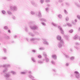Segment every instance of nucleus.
Here are the masks:
<instances>
[{
  "instance_id": "nucleus-1",
  "label": "nucleus",
  "mask_w": 80,
  "mask_h": 80,
  "mask_svg": "<svg viewBox=\"0 0 80 80\" xmlns=\"http://www.w3.org/2000/svg\"><path fill=\"white\" fill-rule=\"evenodd\" d=\"M10 72H8L4 74V77L7 80H12V79L10 78Z\"/></svg>"
},
{
  "instance_id": "nucleus-2",
  "label": "nucleus",
  "mask_w": 80,
  "mask_h": 80,
  "mask_svg": "<svg viewBox=\"0 0 80 80\" xmlns=\"http://www.w3.org/2000/svg\"><path fill=\"white\" fill-rule=\"evenodd\" d=\"M10 10L13 12H16L18 10V7L17 6L11 5L10 6Z\"/></svg>"
},
{
  "instance_id": "nucleus-3",
  "label": "nucleus",
  "mask_w": 80,
  "mask_h": 80,
  "mask_svg": "<svg viewBox=\"0 0 80 80\" xmlns=\"http://www.w3.org/2000/svg\"><path fill=\"white\" fill-rule=\"evenodd\" d=\"M64 45V42L63 40H61L60 42H59L57 44V47L59 48H62L63 46Z\"/></svg>"
},
{
  "instance_id": "nucleus-4",
  "label": "nucleus",
  "mask_w": 80,
  "mask_h": 80,
  "mask_svg": "<svg viewBox=\"0 0 80 80\" xmlns=\"http://www.w3.org/2000/svg\"><path fill=\"white\" fill-rule=\"evenodd\" d=\"M30 28L31 30H37L38 28V26H37V25H34L33 26L32 25L30 26Z\"/></svg>"
},
{
  "instance_id": "nucleus-5",
  "label": "nucleus",
  "mask_w": 80,
  "mask_h": 80,
  "mask_svg": "<svg viewBox=\"0 0 80 80\" xmlns=\"http://www.w3.org/2000/svg\"><path fill=\"white\" fill-rule=\"evenodd\" d=\"M40 39L39 38H32L30 39V41L31 42H32L33 43H36V42H35V41H37V40H40Z\"/></svg>"
},
{
  "instance_id": "nucleus-6",
  "label": "nucleus",
  "mask_w": 80,
  "mask_h": 80,
  "mask_svg": "<svg viewBox=\"0 0 80 80\" xmlns=\"http://www.w3.org/2000/svg\"><path fill=\"white\" fill-rule=\"evenodd\" d=\"M74 73L75 74V75H76V77L77 78H80V74L78 72L75 71L74 72Z\"/></svg>"
},
{
  "instance_id": "nucleus-7",
  "label": "nucleus",
  "mask_w": 80,
  "mask_h": 80,
  "mask_svg": "<svg viewBox=\"0 0 80 80\" xmlns=\"http://www.w3.org/2000/svg\"><path fill=\"white\" fill-rule=\"evenodd\" d=\"M43 43H44V44H45L46 45H49V43L48 42L47 40H46V39H43Z\"/></svg>"
},
{
  "instance_id": "nucleus-8",
  "label": "nucleus",
  "mask_w": 80,
  "mask_h": 80,
  "mask_svg": "<svg viewBox=\"0 0 80 80\" xmlns=\"http://www.w3.org/2000/svg\"><path fill=\"white\" fill-rule=\"evenodd\" d=\"M31 3L32 5H33L34 7H37L38 6V4L34 2L33 1H31Z\"/></svg>"
},
{
  "instance_id": "nucleus-9",
  "label": "nucleus",
  "mask_w": 80,
  "mask_h": 80,
  "mask_svg": "<svg viewBox=\"0 0 80 80\" xmlns=\"http://www.w3.org/2000/svg\"><path fill=\"white\" fill-rule=\"evenodd\" d=\"M58 28H59V29L61 32V33H62V34H63V33H64V31H63V30L62 29V27H61V26H58Z\"/></svg>"
},
{
  "instance_id": "nucleus-10",
  "label": "nucleus",
  "mask_w": 80,
  "mask_h": 80,
  "mask_svg": "<svg viewBox=\"0 0 80 80\" xmlns=\"http://www.w3.org/2000/svg\"><path fill=\"white\" fill-rule=\"evenodd\" d=\"M37 16L38 17H42V13H41V11H38L37 14Z\"/></svg>"
},
{
  "instance_id": "nucleus-11",
  "label": "nucleus",
  "mask_w": 80,
  "mask_h": 80,
  "mask_svg": "<svg viewBox=\"0 0 80 80\" xmlns=\"http://www.w3.org/2000/svg\"><path fill=\"white\" fill-rule=\"evenodd\" d=\"M8 68H5L3 71V72L4 73H6V72H7L8 71Z\"/></svg>"
},
{
  "instance_id": "nucleus-12",
  "label": "nucleus",
  "mask_w": 80,
  "mask_h": 80,
  "mask_svg": "<svg viewBox=\"0 0 80 80\" xmlns=\"http://www.w3.org/2000/svg\"><path fill=\"white\" fill-rule=\"evenodd\" d=\"M75 5L79 8H80V2L75 3Z\"/></svg>"
},
{
  "instance_id": "nucleus-13",
  "label": "nucleus",
  "mask_w": 80,
  "mask_h": 80,
  "mask_svg": "<svg viewBox=\"0 0 80 80\" xmlns=\"http://www.w3.org/2000/svg\"><path fill=\"white\" fill-rule=\"evenodd\" d=\"M52 57L53 59L54 60H57V55L55 54H53L52 56Z\"/></svg>"
},
{
  "instance_id": "nucleus-14",
  "label": "nucleus",
  "mask_w": 80,
  "mask_h": 80,
  "mask_svg": "<svg viewBox=\"0 0 80 80\" xmlns=\"http://www.w3.org/2000/svg\"><path fill=\"white\" fill-rule=\"evenodd\" d=\"M57 38L58 40H59L60 42L61 40H63L62 39V38H61V36H58Z\"/></svg>"
},
{
  "instance_id": "nucleus-15",
  "label": "nucleus",
  "mask_w": 80,
  "mask_h": 80,
  "mask_svg": "<svg viewBox=\"0 0 80 80\" xmlns=\"http://www.w3.org/2000/svg\"><path fill=\"white\" fill-rule=\"evenodd\" d=\"M65 37L66 38V40L67 41H69L70 39H69V37L67 35L65 36Z\"/></svg>"
},
{
  "instance_id": "nucleus-16",
  "label": "nucleus",
  "mask_w": 80,
  "mask_h": 80,
  "mask_svg": "<svg viewBox=\"0 0 80 80\" xmlns=\"http://www.w3.org/2000/svg\"><path fill=\"white\" fill-rule=\"evenodd\" d=\"M45 59L46 60V62L47 63H48L49 62H50V59L47 57H45Z\"/></svg>"
},
{
  "instance_id": "nucleus-17",
  "label": "nucleus",
  "mask_w": 80,
  "mask_h": 80,
  "mask_svg": "<svg viewBox=\"0 0 80 80\" xmlns=\"http://www.w3.org/2000/svg\"><path fill=\"white\" fill-rule=\"evenodd\" d=\"M78 38V36L77 35H75L73 37V39L74 40H77Z\"/></svg>"
},
{
  "instance_id": "nucleus-18",
  "label": "nucleus",
  "mask_w": 80,
  "mask_h": 80,
  "mask_svg": "<svg viewBox=\"0 0 80 80\" xmlns=\"http://www.w3.org/2000/svg\"><path fill=\"white\" fill-rule=\"evenodd\" d=\"M10 73L12 74V75H16V74H17L16 72L14 71H10Z\"/></svg>"
},
{
  "instance_id": "nucleus-19",
  "label": "nucleus",
  "mask_w": 80,
  "mask_h": 80,
  "mask_svg": "<svg viewBox=\"0 0 80 80\" xmlns=\"http://www.w3.org/2000/svg\"><path fill=\"white\" fill-rule=\"evenodd\" d=\"M39 20L40 21H41L42 22L43 21L44 22H47V20L43 18H41L39 19Z\"/></svg>"
},
{
  "instance_id": "nucleus-20",
  "label": "nucleus",
  "mask_w": 80,
  "mask_h": 80,
  "mask_svg": "<svg viewBox=\"0 0 80 80\" xmlns=\"http://www.w3.org/2000/svg\"><path fill=\"white\" fill-rule=\"evenodd\" d=\"M31 60L33 62H34V63H36V60H35L34 58L32 57Z\"/></svg>"
},
{
  "instance_id": "nucleus-21",
  "label": "nucleus",
  "mask_w": 80,
  "mask_h": 80,
  "mask_svg": "<svg viewBox=\"0 0 80 80\" xmlns=\"http://www.w3.org/2000/svg\"><path fill=\"white\" fill-rule=\"evenodd\" d=\"M38 62L40 64H43V61L40 60H39L38 61Z\"/></svg>"
},
{
  "instance_id": "nucleus-22",
  "label": "nucleus",
  "mask_w": 80,
  "mask_h": 80,
  "mask_svg": "<svg viewBox=\"0 0 80 80\" xmlns=\"http://www.w3.org/2000/svg\"><path fill=\"white\" fill-rule=\"evenodd\" d=\"M28 34L29 35L32 36V37H34L35 36V34L30 32H29Z\"/></svg>"
},
{
  "instance_id": "nucleus-23",
  "label": "nucleus",
  "mask_w": 80,
  "mask_h": 80,
  "mask_svg": "<svg viewBox=\"0 0 80 80\" xmlns=\"http://www.w3.org/2000/svg\"><path fill=\"white\" fill-rule=\"evenodd\" d=\"M64 55L65 56V57L66 58H69V56L67 55L66 53H64Z\"/></svg>"
},
{
  "instance_id": "nucleus-24",
  "label": "nucleus",
  "mask_w": 80,
  "mask_h": 80,
  "mask_svg": "<svg viewBox=\"0 0 80 80\" xmlns=\"http://www.w3.org/2000/svg\"><path fill=\"white\" fill-rule=\"evenodd\" d=\"M7 12L8 15H12V12L10 11H8Z\"/></svg>"
},
{
  "instance_id": "nucleus-25",
  "label": "nucleus",
  "mask_w": 80,
  "mask_h": 80,
  "mask_svg": "<svg viewBox=\"0 0 80 80\" xmlns=\"http://www.w3.org/2000/svg\"><path fill=\"white\" fill-rule=\"evenodd\" d=\"M58 17L59 18H62V15L60 14H59L58 15Z\"/></svg>"
},
{
  "instance_id": "nucleus-26",
  "label": "nucleus",
  "mask_w": 80,
  "mask_h": 80,
  "mask_svg": "<svg viewBox=\"0 0 80 80\" xmlns=\"http://www.w3.org/2000/svg\"><path fill=\"white\" fill-rule=\"evenodd\" d=\"M52 25H53L54 26V27H58V25L55 24V23L52 22Z\"/></svg>"
},
{
  "instance_id": "nucleus-27",
  "label": "nucleus",
  "mask_w": 80,
  "mask_h": 80,
  "mask_svg": "<svg viewBox=\"0 0 80 80\" xmlns=\"http://www.w3.org/2000/svg\"><path fill=\"white\" fill-rule=\"evenodd\" d=\"M1 12L3 15H6V12L4 10L1 11Z\"/></svg>"
},
{
  "instance_id": "nucleus-28",
  "label": "nucleus",
  "mask_w": 80,
  "mask_h": 80,
  "mask_svg": "<svg viewBox=\"0 0 80 80\" xmlns=\"http://www.w3.org/2000/svg\"><path fill=\"white\" fill-rule=\"evenodd\" d=\"M43 56L45 57H47V53H46V52H43Z\"/></svg>"
},
{
  "instance_id": "nucleus-29",
  "label": "nucleus",
  "mask_w": 80,
  "mask_h": 80,
  "mask_svg": "<svg viewBox=\"0 0 80 80\" xmlns=\"http://www.w3.org/2000/svg\"><path fill=\"white\" fill-rule=\"evenodd\" d=\"M25 32H28V27L26 26L25 27Z\"/></svg>"
},
{
  "instance_id": "nucleus-30",
  "label": "nucleus",
  "mask_w": 80,
  "mask_h": 80,
  "mask_svg": "<svg viewBox=\"0 0 80 80\" xmlns=\"http://www.w3.org/2000/svg\"><path fill=\"white\" fill-rule=\"evenodd\" d=\"M75 44L76 45H77V46H78V45H80V43L78 42H75Z\"/></svg>"
},
{
  "instance_id": "nucleus-31",
  "label": "nucleus",
  "mask_w": 80,
  "mask_h": 80,
  "mask_svg": "<svg viewBox=\"0 0 80 80\" xmlns=\"http://www.w3.org/2000/svg\"><path fill=\"white\" fill-rule=\"evenodd\" d=\"M45 10L47 12H48L49 11V8H45Z\"/></svg>"
},
{
  "instance_id": "nucleus-32",
  "label": "nucleus",
  "mask_w": 80,
  "mask_h": 80,
  "mask_svg": "<svg viewBox=\"0 0 80 80\" xmlns=\"http://www.w3.org/2000/svg\"><path fill=\"white\" fill-rule=\"evenodd\" d=\"M27 71H24V72H21V73L22 75H24L25 74V73H27Z\"/></svg>"
},
{
  "instance_id": "nucleus-33",
  "label": "nucleus",
  "mask_w": 80,
  "mask_h": 80,
  "mask_svg": "<svg viewBox=\"0 0 80 80\" xmlns=\"http://www.w3.org/2000/svg\"><path fill=\"white\" fill-rule=\"evenodd\" d=\"M12 18L13 20H16V19L17 18H16V17L15 16H12Z\"/></svg>"
},
{
  "instance_id": "nucleus-34",
  "label": "nucleus",
  "mask_w": 80,
  "mask_h": 80,
  "mask_svg": "<svg viewBox=\"0 0 80 80\" xmlns=\"http://www.w3.org/2000/svg\"><path fill=\"white\" fill-rule=\"evenodd\" d=\"M31 13L32 15H35V12L34 11H31Z\"/></svg>"
},
{
  "instance_id": "nucleus-35",
  "label": "nucleus",
  "mask_w": 80,
  "mask_h": 80,
  "mask_svg": "<svg viewBox=\"0 0 80 80\" xmlns=\"http://www.w3.org/2000/svg\"><path fill=\"white\" fill-rule=\"evenodd\" d=\"M75 59V57L74 56H72L70 58V59L71 60H73Z\"/></svg>"
},
{
  "instance_id": "nucleus-36",
  "label": "nucleus",
  "mask_w": 80,
  "mask_h": 80,
  "mask_svg": "<svg viewBox=\"0 0 80 80\" xmlns=\"http://www.w3.org/2000/svg\"><path fill=\"white\" fill-rule=\"evenodd\" d=\"M69 33H72L73 32V29H71L69 31Z\"/></svg>"
},
{
  "instance_id": "nucleus-37",
  "label": "nucleus",
  "mask_w": 80,
  "mask_h": 80,
  "mask_svg": "<svg viewBox=\"0 0 80 80\" xmlns=\"http://www.w3.org/2000/svg\"><path fill=\"white\" fill-rule=\"evenodd\" d=\"M7 64H4L3 66H2V67H3L4 68H7Z\"/></svg>"
},
{
  "instance_id": "nucleus-38",
  "label": "nucleus",
  "mask_w": 80,
  "mask_h": 80,
  "mask_svg": "<svg viewBox=\"0 0 80 80\" xmlns=\"http://www.w3.org/2000/svg\"><path fill=\"white\" fill-rule=\"evenodd\" d=\"M39 49L40 50H44V49H45V48L43 47H41L39 48Z\"/></svg>"
},
{
  "instance_id": "nucleus-39",
  "label": "nucleus",
  "mask_w": 80,
  "mask_h": 80,
  "mask_svg": "<svg viewBox=\"0 0 80 80\" xmlns=\"http://www.w3.org/2000/svg\"><path fill=\"white\" fill-rule=\"evenodd\" d=\"M3 50L4 53H7V49L5 48H3Z\"/></svg>"
},
{
  "instance_id": "nucleus-40",
  "label": "nucleus",
  "mask_w": 80,
  "mask_h": 80,
  "mask_svg": "<svg viewBox=\"0 0 80 80\" xmlns=\"http://www.w3.org/2000/svg\"><path fill=\"white\" fill-rule=\"evenodd\" d=\"M52 72L55 73H56V72H57V70L55 69H52Z\"/></svg>"
},
{
  "instance_id": "nucleus-41",
  "label": "nucleus",
  "mask_w": 80,
  "mask_h": 80,
  "mask_svg": "<svg viewBox=\"0 0 80 80\" xmlns=\"http://www.w3.org/2000/svg\"><path fill=\"white\" fill-rule=\"evenodd\" d=\"M51 63L52 65H55V62L53 61H52L51 62Z\"/></svg>"
},
{
  "instance_id": "nucleus-42",
  "label": "nucleus",
  "mask_w": 80,
  "mask_h": 80,
  "mask_svg": "<svg viewBox=\"0 0 80 80\" xmlns=\"http://www.w3.org/2000/svg\"><path fill=\"white\" fill-rule=\"evenodd\" d=\"M4 29H5V30H7L8 29V28L7 26H4Z\"/></svg>"
},
{
  "instance_id": "nucleus-43",
  "label": "nucleus",
  "mask_w": 80,
  "mask_h": 80,
  "mask_svg": "<svg viewBox=\"0 0 80 80\" xmlns=\"http://www.w3.org/2000/svg\"><path fill=\"white\" fill-rule=\"evenodd\" d=\"M67 25H68V27H71L72 26V24H70L69 23H68Z\"/></svg>"
},
{
  "instance_id": "nucleus-44",
  "label": "nucleus",
  "mask_w": 80,
  "mask_h": 80,
  "mask_svg": "<svg viewBox=\"0 0 80 80\" xmlns=\"http://www.w3.org/2000/svg\"><path fill=\"white\" fill-rule=\"evenodd\" d=\"M32 23H33V22L32 21H30L29 23V24L30 25H32Z\"/></svg>"
},
{
  "instance_id": "nucleus-45",
  "label": "nucleus",
  "mask_w": 80,
  "mask_h": 80,
  "mask_svg": "<svg viewBox=\"0 0 80 80\" xmlns=\"http://www.w3.org/2000/svg\"><path fill=\"white\" fill-rule=\"evenodd\" d=\"M32 52H33V53H35L37 52V50H32Z\"/></svg>"
},
{
  "instance_id": "nucleus-46",
  "label": "nucleus",
  "mask_w": 80,
  "mask_h": 80,
  "mask_svg": "<svg viewBox=\"0 0 80 80\" xmlns=\"http://www.w3.org/2000/svg\"><path fill=\"white\" fill-rule=\"evenodd\" d=\"M40 2L42 4V3H43L44 2V0H40Z\"/></svg>"
},
{
  "instance_id": "nucleus-47",
  "label": "nucleus",
  "mask_w": 80,
  "mask_h": 80,
  "mask_svg": "<svg viewBox=\"0 0 80 80\" xmlns=\"http://www.w3.org/2000/svg\"><path fill=\"white\" fill-rule=\"evenodd\" d=\"M64 12H65V13H66V14H68V12H67V10H64Z\"/></svg>"
},
{
  "instance_id": "nucleus-48",
  "label": "nucleus",
  "mask_w": 80,
  "mask_h": 80,
  "mask_svg": "<svg viewBox=\"0 0 80 80\" xmlns=\"http://www.w3.org/2000/svg\"><path fill=\"white\" fill-rule=\"evenodd\" d=\"M77 18L79 19V20H80V15H78L77 16Z\"/></svg>"
},
{
  "instance_id": "nucleus-49",
  "label": "nucleus",
  "mask_w": 80,
  "mask_h": 80,
  "mask_svg": "<svg viewBox=\"0 0 80 80\" xmlns=\"http://www.w3.org/2000/svg\"><path fill=\"white\" fill-rule=\"evenodd\" d=\"M42 24L43 25H44V26H45L46 25V24L43 22H42Z\"/></svg>"
},
{
  "instance_id": "nucleus-50",
  "label": "nucleus",
  "mask_w": 80,
  "mask_h": 80,
  "mask_svg": "<svg viewBox=\"0 0 80 80\" xmlns=\"http://www.w3.org/2000/svg\"><path fill=\"white\" fill-rule=\"evenodd\" d=\"M7 58L6 57H4L2 58V59L4 60H7Z\"/></svg>"
},
{
  "instance_id": "nucleus-51",
  "label": "nucleus",
  "mask_w": 80,
  "mask_h": 80,
  "mask_svg": "<svg viewBox=\"0 0 80 80\" xmlns=\"http://www.w3.org/2000/svg\"><path fill=\"white\" fill-rule=\"evenodd\" d=\"M69 20V18H68V17H67L66 18V21H68Z\"/></svg>"
},
{
  "instance_id": "nucleus-52",
  "label": "nucleus",
  "mask_w": 80,
  "mask_h": 80,
  "mask_svg": "<svg viewBox=\"0 0 80 80\" xmlns=\"http://www.w3.org/2000/svg\"><path fill=\"white\" fill-rule=\"evenodd\" d=\"M45 2H46L47 3H48L50 2V0H45Z\"/></svg>"
},
{
  "instance_id": "nucleus-53",
  "label": "nucleus",
  "mask_w": 80,
  "mask_h": 80,
  "mask_svg": "<svg viewBox=\"0 0 80 80\" xmlns=\"http://www.w3.org/2000/svg\"><path fill=\"white\" fill-rule=\"evenodd\" d=\"M66 5H67V6H69V5H70V4H69V3H68V2H66Z\"/></svg>"
},
{
  "instance_id": "nucleus-54",
  "label": "nucleus",
  "mask_w": 80,
  "mask_h": 80,
  "mask_svg": "<svg viewBox=\"0 0 80 80\" xmlns=\"http://www.w3.org/2000/svg\"><path fill=\"white\" fill-rule=\"evenodd\" d=\"M38 58H42V56L41 55H39L38 56Z\"/></svg>"
},
{
  "instance_id": "nucleus-55",
  "label": "nucleus",
  "mask_w": 80,
  "mask_h": 80,
  "mask_svg": "<svg viewBox=\"0 0 80 80\" xmlns=\"http://www.w3.org/2000/svg\"><path fill=\"white\" fill-rule=\"evenodd\" d=\"M58 2H60V3H61V2H63V0H59Z\"/></svg>"
},
{
  "instance_id": "nucleus-56",
  "label": "nucleus",
  "mask_w": 80,
  "mask_h": 80,
  "mask_svg": "<svg viewBox=\"0 0 80 80\" xmlns=\"http://www.w3.org/2000/svg\"><path fill=\"white\" fill-rule=\"evenodd\" d=\"M7 66H8V67H10V65L9 64H7Z\"/></svg>"
},
{
  "instance_id": "nucleus-57",
  "label": "nucleus",
  "mask_w": 80,
  "mask_h": 80,
  "mask_svg": "<svg viewBox=\"0 0 80 80\" xmlns=\"http://www.w3.org/2000/svg\"><path fill=\"white\" fill-rule=\"evenodd\" d=\"M75 48H76L77 50H78V48L77 47V46H75L74 47Z\"/></svg>"
},
{
  "instance_id": "nucleus-58",
  "label": "nucleus",
  "mask_w": 80,
  "mask_h": 80,
  "mask_svg": "<svg viewBox=\"0 0 80 80\" xmlns=\"http://www.w3.org/2000/svg\"><path fill=\"white\" fill-rule=\"evenodd\" d=\"M74 75V74H71V77H72H72H73Z\"/></svg>"
},
{
  "instance_id": "nucleus-59",
  "label": "nucleus",
  "mask_w": 80,
  "mask_h": 80,
  "mask_svg": "<svg viewBox=\"0 0 80 80\" xmlns=\"http://www.w3.org/2000/svg\"><path fill=\"white\" fill-rule=\"evenodd\" d=\"M25 39L27 40V41L28 42L29 39L28 38H26Z\"/></svg>"
},
{
  "instance_id": "nucleus-60",
  "label": "nucleus",
  "mask_w": 80,
  "mask_h": 80,
  "mask_svg": "<svg viewBox=\"0 0 80 80\" xmlns=\"http://www.w3.org/2000/svg\"><path fill=\"white\" fill-rule=\"evenodd\" d=\"M17 35H15L14 36V38H17Z\"/></svg>"
},
{
  "instance_id": "nucleus-61",
  "label": "nucleus",
  "mask_w": 80,
  "mask_h": 80,
  "mask_svg": "<svg viewBox=\"0 0 80 80\" xmlns=\"http://www.w3.org/2000/svg\"><path fill=\"white\" fill-rule=\"evenodd\" d=\"M29 74H32V72L30 71H29Z\"/></svg>"
},
{
  "instance_id": "nucleus-62",
  "label": "nucleus",
  "mask_w": 80,
  "mask_h": 80,
  "mask_svg": "<svg viewBox=\"0 0 80 80\" xmlns=\"http://www.w3.org/2000/svg\"><path fill=\"white\" fill-rule=\"evenodd\" d=\"M68 63H67L66 64V66H68Z\"/></svg>"
},
{
  "instance_id": "nucleus-63",
  "label": "nucleus",
  "mask_w": 80,
  "mask_h": 80,
  "mask_svg": "<svg viewBox=\"0 0 80 80\" xmlns=\"http://www.w3.org/2000/svg\"><path fill=\"white\" fill-rule=\"evenodd\" d=\"M8 32H9V33H11V32L10 31V30H8Z\"/></svg>"
},
{
  "instance_id": "nucleus-64",
  "label": "nucleus",
  "mask_w": 80,
  "mask_h": 80,
  "mask_svg": "<svg viewBox=\"0 0 80 80\" xmlns=\"http://www.w3.org/2000/svg\"><path fill=\"white\" fill-rule=\"evenodd\" d=\"M47 6H48V7H50V4H48L47 5Z\"/></svg>"
}]
</instances>
